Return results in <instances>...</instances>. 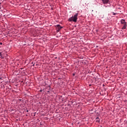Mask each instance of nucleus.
I'll return each mask as SVG.
<instances>
[{"label":"nucleus","mask_w":127,"mask_h":127,"mask_svg":"<svg viewBox=\"0 0 127 127\" xmlns=\"http://www.w3.org/2000/svg\"><path fill=\"white\" fill-rule=\"evenodd\" d=\"M96 119L97 120L96 123H100V118L99 117H97Z\"/></svg>","instance_id":"6"},{"label":"nucleus","mask_w":127,"mask_h":127,"mask_svg":"<svg viewBox=\"0 0 127 127\" xmlns=\"http://www.w3.org/2000/svg\"><path fill=\"white\" fill-rule=\"evenodd\" d=\"M0 56H1V57H2V56H1V52H0Z\"/></svg>","instance_id":"9"},{"label":"nucleus","mask_w":127,"mask_h":127,"mask_svg":"<svg viewBox=\"0 0 127 127\" xmlns=\"http://www.w3.org/2000/svg\"><path fill=\"white\" fill-rule=\"evenodd\" d=\"M73 76H75V73L72 74Z\"/></svg>","instance_id":"12"},{"label":"nucleus","mask_w":127,"mask_h":127,"mask_svg":"<svg viewBox=\"0 0 127 127\" xmlns=\"http://www.w3.org/2000/svg\"><path fill=\"white\" fill-rule=\"evenodd\" d=\"M19 101H21V99H19Z\"/></svg>","instance_id":"14"},{"label":"nucleus","mask_w":127,"mask_h":127,"mask_svg":"<svg viewBox=\"0 0 127 127\" xmlns=\"http://www.w3.org/2000/svg\"><path fill=\"white\" fill-rule=\"evenodd\" d=\"M33 66H34V64H33Z\"/></svg>","instance_id":"13"},{"label":"nucleus","mask_w":127,"mask_h":127,"mask_svg":"<svg viewBox=\"0 0 127 127\" xmlns=\"http://www.w3.org/2000/svg\"><path fill=\"white\" fill-rule=\"evenodd\" d=\"M56 30H57V32H59V31H60L61 30L56 28Z\"/></svg>","instance_id":"7"},{"label":"nucleus","mask_w":127,"mask_h":127,"mask_svg":"<svg viewBox=\"0 0 127 127\" xmlns=\"http://www.w3.org/2000/svg\"><path fill=\"white\" fill-rule=\"evenodd\" d=\"M32 64H33V63H32Z\"/></svg>","instance_id":"15"},{"label":"nucleus","mask_w":127,"mask_h":127,"mask_svg":"<svg viewBox=\"0 0 127 127\" xmlns=\"http://www.w3.org/2000/svg\"><path fill=\"white\" fill-rule=\"evenodd\" d=\"M0 45H2V43L0 42Z\"/></svg>","instance_id":"10"},{"label":"nucleus","mask_w":127,"mask_h":127,"mask_svg":"<svg viewBox=\"0 0 127 127\" xmlns=\"http://www.w3.org/2000/svg\"><path fill=\"white\" fill-rule=\"evenodd\" d=\"M26 112H27V113H28V112H29L28 110H27Z\"/></svg>","instance_id":"11"},{"label":"nucleus","mask_w":127,"mask_h":127,"mask_svg":"<svg viewBox=\"0 0 127 127\" xmlns=\"http://www.w3.org/2000/svg\"><path fill=\"white\" fill-rule=\"evenodd\" d=\"M77 19H78V13L74 14L73 16L69 18L68 21H73V22H77Z\"/></svg>","instance_id":"1"},{"label":"nucleus","mask_w":127,"mask_h":127,"mask_svg":"<svg viewBox=\"0 0 127 127\" xmlns=\"http://www.w3.org/2000/svg\"><path fill=\"white\" fill-rule=\"evenodd\" d=\"M57 28L61 30L62 28H63V27L61 26L60 24H58L57 25Z\"/></svg>","instance_id":"5"},{"label":"nucleus","mask_w":127,"mask_h":127,"mask_svg":"<svg viewBox=\"0 0 127 127\" xmlns=\"http://www.w3.org/2000/svg\"><path fill=\"white\" fill-rule=\"evenodd\" d=\"M102 1L104 4H108L110 1V0H102Z\"/></svg>","instance_id":"4"},{"label":"nucleus","mask_w":127,"mask_h":127,"mask_svg":"<svg viewBox=\"0 0 127 127\" xmlns=\"http://www.w3.org/2000/svg\"><path fill=\"white\" fill-rule=\"evenodd\" d=\"M47 88H46V92H47V94H50V89H51V87H50V85H48L47 87Z\"/></svg>","instance_id":"3"},{"label":"nucleus","mask_w":127,"mask_h":127,"mask_svg":"<svg viewBox=\"0 0 127 127\" xmlns=\"http://www.w3.org/2000/svg\"><path fill=\"white\" fill-rule=\"evenodd\" d=\"M121 22V24L123 26V27H122V29L124 30V29H126V28H127V22H126V20L125 19H121V20L120 21Z\"/></svg>","instance_id":"2"},{"label":"nucleus","mask_w":127,"mask_h":127,"mask_svg":"<svg viewBox=\"0 0 127 127\" xmlns=\"http://www.w3.org/2000/svg\"><path fill=\"white\" fill-rule=\"evenodd\" d=\"M113 15H116V14H118V13L113 12Z\"/></svg>","instance_id":"8"}]
</instances>
